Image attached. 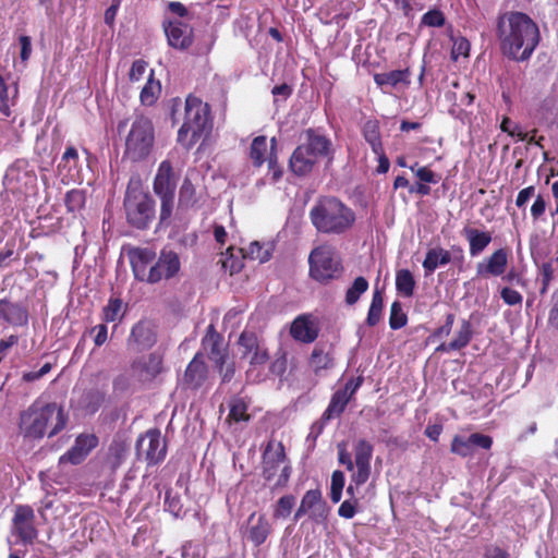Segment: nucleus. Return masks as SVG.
<instances>
[{
  "mask_svg": "<svg viewBox=\"0 0 558 558\" xmlns=\"http://www.w3.org/2000/svg\"><path fill=\"white\" fill-rule=\"evenodd\" d=\"M129 259L135 279L146 282L147 271L156 259V252L148 247H135L129 252Z\"/></svg>",
  "mask_w": 558,
  "mask_h": 558,
  "instance_id": "obj_25",
  "label": "nucleus"
},
{
  "mask_svg": "<svg viewBox=\"0 0 558 558\" xmlns=\"http://www.w3.org/2000/svg\"><path fill=\"white\" fill-rule=\"evenodd\" d=\"M160 199V223H166L172 216L174 208V194L157 195Z\"/></svg>",
  "mask_w": 558,
  "mask_h": 558,
  "instance_id": "obj_51",
  "label": "nucleus"
},
{
  "mask_svg": "<svg viewBox=\"0 0 558 558\" xmlns=\"http://www.w3.org/2000/svg\"><path fill=\"white\" fill-rule=\"evenodd\" d=\"M384 310V296L383 292L376 289L373 293L371 305L367 312L366 325L369 327L376 326L383 315Z\"/></svg>",
  "mask_w": 558,
  "mask_h": 558,
  "instance_id": "obj_41",
  "label": "nucleus"
},
{
  "mask_svg": "<svg viewBox=\"0 0 558 558\" xmlns=\"http://www.w3.org/2000/svg\"><path fill=\"white\" fill-rule=\"evenodd\" d=\"M472 338V325L469 320H463L456 337L453 338L452 341L449 342V348L459 351L465 348L471 342Z\"/></svg>",
  "mask_w": 558,
  "mask_h": 558,
  "instance_id": "obj_44",
  "label": "nucleus"
},
{
  "mask_svg": "<svg viewBox=\"0 0 558 558\" xmlns=\"http://www.w3.org/2000/svg\"><path fill=\"white\" fill-rule=\"evenodd\" d=\"M133 375L138 381L151 383L163 369L162 356L156 352L135 360L131 364Z\"/></svg>",
  "mask_w": 558,
  "mask_h": 558,
  "instance_id": "obj_20",
  "label": "nucleus"
},
{
  "mask_svg": "<svg viewBox=\"0 0 558 558\" xmlns=\"http://www.w3.org/2000/svg\"><path fill=\"white\" fill-rule=\"evenodd\" d=\"M147 70V62L138 59L135 60L131 66L129 77L131 82H137L143 78L145 72Z\"/></svg>",
  "mask_w": 558,
  "mask_h": 558,
  "instance_id": "obj_64",
  "label": "nucleus"
},
{
  "mask_svg": "<svg viewBox=\"0 0 558 558\" xmlns=\"http://www.w3.org/2000/svg\"><path fill=\"white\" fill-rule=\"evenodd\" d=\"M508 250L505 247L493 252L488 257L476 265L477 277L489 278L502 276L508 266Z\"/></svg>",
  "mask_w": 558,
  "mask_h": 558,
  "instance_id": "obj_24",
  "label": "nucleus"
},
{
  "mask_svg": "<svg viewBox=\"0 0 558 558\" xmlns=\"http://www.w3.org/2000/svg\"><path fill=\"white\" fill-rule=\"evenodd\" d=\"M308 265L311 278L323 284L339 278L343 271L341 259L336 256L335 250L327 244L312 250L308 256Z\"/></svg>",
  "mask_w": 558,
  "mask_h": 558,
  "instance_id": "obj_9",
  "label": "nucleus"
},
{
  "mask_svg": "<svg viewBox=\"0 0 558 558\" xmlns=\"http://www.w3.org/2000/svg\"><path fill=\"white\" fill-rule=\"evenodd\" d=\"M462 235L469 243V252L471 256H477L490 244L493 235L490 231L478 230L470 226H465Z\"/></svg>",
  "mask_w": 558,
  "mask_h": 558,
  "instance_id": "obj_31",
  "label": "nucleus"
},
{
  "mask_svg": "<svg viewBox=\"0 0 558 558\" xmlns=\"http://www.w3.org/2000/svg\"><path fill=\"white\" fill-rule=\"evenodd\" d=\"M411 75L412 72L410 68H404L402 70H392L385 73H375L374 82L380 88L385 86L396 88L399 85L409 87L411 84Z\"/></svg>",
  "mask_w": 558,
  "mask_h": 558,
  "instance_id": "obj_32",
  "label": "nucleus"
},
{
  "mask_svg": "<svg viewBox=\"0 0 558 558\" xmlns=\"http://www.w3.org/2000/svg\"><path fill=\"white\" fill-rule=\"evenodd\" d=\"M174 171L169 160L160 162L153 182V190L156 195L175 194Z\"/></svg>",
  "mask_w": 558,
  "mask_h": 558,
  "instance_id": "obj_30",
  "label": "nucleus"
},
{
  "mask_svg": "<svg viewBox=\"0 0 558 558\" xmlns=\"http://www.w3.org/2000/svg\"><path fill=\"white\" fill-rule=\"evenodd\" d=\"M308 217L318 233L328 235L347 233L356 220L354 210L336 196L318 197Z\"/></svg>",
  "mask_w": 558,
  "mask_h": 558,
  "instance_id": "obj_2",
  "label": "nucleus"
},
{
  "mask_svg": "<svg viewBox=\"0 0 558 558\" xmlns=\"http://www.w3.org/2000/svg\"><path fill=\"white\" fill-rule=\"evenodd\" d=\"M359 499L353 498V500H344L340 507L338 508L339 517L343 519H352L357 512Z\"/></svg>",
  "mask_w": 558,
  "mask_h": 558,
  "instance_id": "obj_59",
  "label": "nucleus"
},
{
  "mask_svg": "<svg viewBox=\"0 0 558 558\" xmlns=\"http://www.w3.org/2000/svg\"><path fill=\"white\" fill-rule=\"evenodd\" d=\"M308 363L316 375L322 371L332 368L335 365L332 347L329 345L328 350H326L325 344L317 343L312 351Z\"/></svg>",
  "mask_w": 558,
  "mask_h": 558,
  "instance_id": "obj_33",
  "label": "nucleus"
},
{
  "mask_svg": "<svg viewBox=\"0 0 558 558\" xmlns=\"http://www.w3.org/2000/svg\"><path fill=\"white\" fill-rule=\"evenodd\" d=\"M493 446V438L481 433H473L469 437L461 435L453 436L450 444V451L461 458L473 457L475 447L489 450Z\"/></svg>",
  "mask_w": 558,
  "mask_h": 558,
  "instance_id": "obj_19",
  "label": "nucleus"
},
{
  "mask_svg": "<svg viewBox=\"0 0 558 558\" xmlns=\"http://www.w3.org/2000/svg\"><path fill=\"white\" fill-rule=\"evenodd\" d=\"M304 142L295 147L289 167L293 174L305 177L310 174L319 159H333V145L331 140L320 129L308 128L303 132Z\"/></svg>",
  "mask_w": 558,
  "mask_h": 558,
  "instance_id": "obj_3",
  "label": "nucleus"
},
{
  "mask_svg": "<svg viewBox=\"0 0 558 558\" xmlns=\"http://www.w3.org/2000/svg\"><path fill=\"white\" fill-rule=\"evenodd\" d=\"M136 452L143 457L148 465H156L166 457V445L161 439V433L157 428L149 429L136 442Z\"/></svg>",
  "mask_w": 558,
  "mask_h": 558,
  "instance_id": "obj_13",
  "label": "nucleus"
},
{
  "mask_svg": "<svg viewBox=\"0 0 558 558\" xmlns=\"http://www.w3.org/2000/svg\"><path fill=\"white\" fill-rule=\"evenodd\" d=\"M156 343V333L148 322L136 323L128 338V347L135 352L151 348Z\"/></svg>",
  "mask_w": 558,
  "mask_h": 558,
  "instance_id": "obj_26",
  "label": "nucleus"
},
{
  "mask_svg": "<svg viewBox=\"0 0 558 558\" xmlns=\"http://www.w3.org/2000/svg\"><path fill=\"white\" fill-rule=\"evenodd\" d=\"M49 423H52V428L48 436L53 437L65 427L66 416L63 409L54 402L45 405L34 402L21 413L19 428L24 438L41 439Z\"/></svg>",
  "mask_w": 558,
  "mask_h": 558,
  "instance_id": "obj_4",
  "label": "nucleus"
},
{
  "mask_svg": "<svg viewBox=\"0 0 558 558\" xmlns=\"http://www.w3.org/2000/svg\"><path fill=\"white\" fill-rule=\"evenodd\" d=\"M12 533L24 545H33L38 537L35 513L31 506H17L12 519Z\"/></svg>",
  "mask_w": 558,
  "mask_h": 558,
  "instance_id": "obj_12",
  "label": "nucleus"
},
{
  "mask_svg": "<svg viewBox=\"0 0 558 558\" xmlns=\"http://www.w3.org/2000/svg\"><path fill=\"white\" fill-rule=\"evenodd\" d=\"M362 135L366 143L371 146L373 153L380 151L383 146L380 126L376 119L367 120L362 128Z\"/></svg>",
  "mask_w": 558,
  "mask_h": 558,
  "instance_id": "obj_37",
  "label": "nucleus"
},
{
  "mask_svg": "<svg viewBox=\"0 0 558 558\" xmlns=\"http://www.w3.org/2000/svg\"><path fill=\"white\" fill-rule=\"evenodd\" d=\"M547 203L542 194L536 195L534 203L531 206V216L533 220H539L546 211Z\"/></svg>",
  "mask_w": 558,
  "mask_h": 558,
  "instance_id": "obj_63",
  "label": "nucleus"
},
{
  "mask_svg": "<svg viewBox=\"0 0 558 558\" xmlns=\"http://www.w3.org/2000/svg\"><path fill=\"white\" fill-rule=\"evenodd\" d=\"M196 203V189L189 177H185L179 191V205L191 207Z\"/></svg>",
  "mask_w": 558,
  "mask_h": 558,
  "instance_id": "obj_47",
  "label": "nucleus"
},
{
  "mask_svg": "<svg viewBox=\"0 0 558 558\" xmlns=\"http://www.w3.org/2000/svg\"><path fill=\"white\" fill-rule=\"evenodd\" d=\"M242 255L244 258H250L252 260H259L260 263H265L270 259V252L257 242H252L246 248H241Z\"/></svg>",
  "mask_w": 558,
  "mask_h": 558,
  "instance_id": "obj_48",
  "label": "nucleus"
},
{
  "mask_svg": "<svg viewBox=\"0 0 558 558\" xmlns=\"http://www.w3.org/2000/svg\"><path fill=\"white\" fill-rule=\"evenodd\" d=\"M123 206L128 223L136 229H147L155 219V201L144 190L141 180H130Z\"/></svg>",
  "mask_w": 558,
  "mask_h": 558,
  "instance_id": "obj_6",
  "label": "nucleus"
},
{
  "mask_svg": "<svg viewBox=\"0 0 558 558\" xmlns=\"http://www.w3.org/2000/svg\"><path fill=\"white\" fill-rule=\"evenodd\" d=\"M208 377V367L204 362V353L197 352L187 364L183 375V384L189 389L201 388Z\"/></svg>",
  "mask_w": 558,
  "mask_h": 558,
  "instance_id": "obj_27",
  "label": "nucleus"
},
{
  "mask_svg": "<svg viewBox=\"0 0 558 558\" xmlns=\"http://www.w3.org/2000/svg\"><path fill=\"white\" fill-rule=\"evenodd\" d=\"M415 279L409 269H400L396 274V289L405 296L411 298L414 294Z\"/></svg>",
  "mask_w": 558,
  "mask_h": 558,
  "instance_id": "obj_40",
  "label": "nucleus"
},
{
  "mask_svg": "<svg viewBox=\"0 0 558 558\" xmlns=\"http://www.w3.org/2000/svg\"><path fill=\"white\" fill-rule=\"evenodd\" d=\"M58 171L63 175V182L82 183V167L80 165L78 150L75 146L70 145L65 148L58 165Z\"/></svg>",
  "mask_w": 558,
  "mask_h": 558,
  "instance_id": "obj_23",
  "label": "nucleus"
},
{
  "mask_svg": "<svg viewBox=\"0 0 558 558\" xmlns=\"http://www.w3.org/2000/svg\"><path fill=\"white\" fill-rule=\"evenodd\" d=\"M272 532V526L266 514L256 517L253 512L247 520V538L256 547L263 545Z\"/></svg>",
  "mask_w": 558,
  "mask_h": 558,
  "instance_id": "obj_28",
  "label": "nucleus"
},
{
  "mask_svg": "<svg viewBox=\"0 0 558 558\" xmlns=\"http://www.w3.org/2000/svg\"><path fill=\"white\" fill-rule=\"evenodd\" d=\"M0 319L14 327H22L28 323V311L22 303L0 300Z\"/></svg>",
  "mask_w": 558,
  "mask_h": 558,
  "instance_id": "obj_29",
  "label": "nucleus"
},
{
  "mask_svg": "<svg viewBox=\"0 0 558 558\" xmlns=\"http://www.w3.org/2000/svg\"><path fill=\"white\" fill-rule=\"evenodd\" d=\"M184 122L178 131V142L186 148L193 147L213 128L211 109L201 98L189 95L184 106Z\"/></svg>",
  "mask_w": 558,
  "mask_h": 558,
  "instance_id": "obj_5",
  "label": "nucleus"
},
{
  "mask_svg": "<svg viewBox=\"0 0 558 558\" xmlns=\"http://www.w3.org/2000/svg\"><path fill=\"white\" fill-rule=\"evenodd\" d=\"M344 393L345 392L342 393L338 390L332 393L330 402L322 415L324 424L335 417H339L344 412L348 403L350 402Z\"/></svg>",
  "mask_w": 558,
  "mask_h": 558,
  "instance_id": "obj_35",
  "label": "nucleus"
},
{
  "mask_svg": "<svg viewBox=\"0 0 558 558\" xmlns=\"http://www.w3.org/2000/svg\"><path fill=\"white\" fill-rule=\"evenodd\" d=\"M417 162L409 168L414 172L415 177L420 180L414 184H410L409 180L404 175L396 177L393 181V189L398 190L401 187H407L410 194H417L420 196H427L430 194L429 183H438L440 180V175L435 173L428 167H420L415 170Z\"/></svg>",
  "mask_w": 558,
  "mask_h": 558,
  "instance_id": "obj_15",
  "label": "nucleus"
},
{
  "mask_svg": "<svg viewBox=\"0 0 558 558\" xmlns=\"http://www.w3.org/2000/svg\"><path fill=\"white\" fill-rule=\"evenodd\" d=\"M368 287L369 284L366 278L362 276L356 277L345 292L344 301L347 305H354L360 300L361 295L367 291Z\"/></svg>",
  "mask_w": 558,
  "mask_h": 558,
  "instance_id": "obj_45",
  "label": "nucleus"
},
{
  "mask_svg": "<svg viewBox=\"0 0 558 558\" xmlns=\"http://www.w3.org/2000/svg\"><path fill=\"white\" fill-rule=\"evenodd\" d=\"M338 448V461L340 464L344 465L348 471L355 472V461L352 460L351 453L347 450L345 444L340 442L337 446Z\"/></svg>",
  "mask_w": 558,
  "mask_h": 558,
  "instance_id": "obj_60",
  "label": "nucleus"
},
{
  "mask_svg": "<svg viewBox=\"0 0 558 558\" xmlns=\"http://www.w3.org/2000/svg\"><path fill=\"white\" fill-rule=\"evenodd\" d=\"M408 323V316L402 310L399 301L392 302L390 306L389 326L392 330L404 327Z\"/></svg>",
  "mask_w": 558,
  "mask_h": 558,
  "instance_id": "obj_49",
  "label": "nucleus"
},
{
  "mask_svg": "<svg viewBox=\"0 0 558 558\" xmlns=\"http://www.w3.org/2000/svg\"><path fill=\"white\" fill-rule=\"evenodd\" d=\"M181 268L179 255L173 251L162 250L158 259L149 267L147 271L146 282L154 284L161 280L173 278Z\"/></svg>",
  "mask_w": 558,
  "mask_h": 558,
  "instance_id": "obj_14",
  "label": "nucleus"
},
{
  "mask_svg": "<svg viewBox=\"0 0 558 558\" xmlns=\"http://www.w3.org/2000/svg\"><path fill=\"white\" fill-rule=\"evenodd\" d=\"M451 260L450 252L442 247L429 248L423 260V268L426 275L433 274L439 266H445Z\"/></svg>",
  "mask_w": 558,
  "mask_h": 558,
  "instance_id": "obj_34",
  "label": "nucleus"
},
{
  "mask_svg": "<svg viewBox=\"0 0 558 558\" xmlns=\"http://www.w3.org/2000/svg\"><path fill=\"white\" fill-rule=\"evenodd\" d=\"M421 23L429 27H441L446 23V17L440 10L433 9L423 14Z\"/></svg>",
  "mask_w": 558,
  "mask_h": 558,
  "instance_id": "obj_53",
  "label": "nucleus"
},
{
  "mask_svg": "<svg viewBox=\"0 0 558 558\" xmlns=\"http://www.w3.org/2000/svg\"><path fill=\"white\" fill-rule=\"evenodd\" d=\"M276 145H277L276 138L272 137L271 138V149H270V154H269L267 160H268V168H269V171L271 172L274 181H278L282 177V170L278 166L277 154L275 151Z\"/></svg>",
  "mask_w": 558,
  "mask_h": 558,
  "instance_id": "obj_54",
  "label": "nucleus"
},
{
  "mask_svg": "<svg viewBox=\"0 0 558 558\" xmlns=\"http://www.w3.org/2000/svg\"><path fill=\"white\" fill-rule=\"evenodd\" d=\"M202 349L215 366L225 365L229 357L228 345L225 343L223 336L219 333L214 324H209L202 338Z\"/></svg>",
  "mask_w": 558,
  "mask_h": 558,
  "instance_id": "obj_17",
  "label": "nucleus"
},
{
  "mask_svg": "<svg viewBox=\"0 0 558 558\" xmlns=\"http://www.w3.org/2000/svg\"><path fill=\"white\" fill-rule=\"evenodd\" d=\"M241 351V359H247L250 368L246 375L250 376L253 368L264 366L270 359L267 348L260 342L254 331L244 330L238 339Z\"/></svg>",
  "mask_w": 558,
  "mask_h": 558,
  "instance_id": "obj_11",
  "label": "nucleus"
},
{
  "mask_svg": "<svg viewBox=\"0 0 558 558\" xmlns=\"http://www.w3.org/2000/svg\"><path fill=\"white\" fill-rule=\"evenodd\" d=\"M470 47V41L465 37H459L454 39L451 50V58L457 61L460 56L468 57Z\"/></svg>",
  "mask_w": 558,
  "mask_h": 558,
  "instance_id": "obj_56",
  "label": "nucleus"
},
{
  "mask_svg": "<svg viewBox=\"0 0 558 558\" xmlns=\"http://www.w3.org/2000/svg\"><path fill=\"white\" fill-rule=\"evenodd\" d=\"M155 132L149 118L138 116L133 121L125 138L123 158L137 162L146 159L154 147Z\"/></svg>",
  "mask_w": 558,
  "mask_h": 558,
  "instance_id": "obj_8",
  "label": "nucleus"
},
{
  "mask_svg": "<svg viewBox=\"0 0 558 558\" xmlns=\"http://www.w3.org/2000/svg\"><path fill=\"white\" fill-rule=\"evenodd\" d=\"M291 474L292 466L286 454L283 444L274 439L269 440L262 454V475L264 480L270 482L278 475L272 489L284 488L288 486Z\"/></svg>",
  "mask_w": 558,
  "mask_h": 558,
  "instance_id": "obj_7",
  "label": "nucleus"
},
{
  "mask_svg": "<svg viewBox=\"0 0 558 558\" xmlns=\"http://www.w3.org/2000/svg\"><path fill=\"white\" fill-rule=\"evenodd\" d=\"M19 96V87L15 84L10 95V88L5 83L3 76L0 74V114L9 118L12 114L11 108L16 105Z\"/></svg>",
  "mask_w": 558,
  "mask_h": 558,
  "instance_id": "obj_36",
  "label": "nucleus"
},
{
  "mask_svg": "<svg viewBox=\"0 0 558 558\" xmlns=\"http://www.w3.org/2000/svg\"><path fill=\"white\" fill-rule=\"evenodd\" d=\"M124 316L123 302L119 298H110L107 305L102 308V320L113 323L122 319Z\"/></svg>",
  "mask_w": 558,
  "mask_h": 558,
  "instance_id": "obj_43",
  "label": "nucleus"
},
{
  "mask_svg": "<svg viewBox=\"0 0 558 558\" xmlns=\"http://www.w3.org/2000/svg\"><path fill=\"white\" fill-rule=\"evenodd\" d=\"M496 33L501 53L517 62L527 61L541 41L538 25L526 13L519 11L500 14Z\"/></svg>",
  "mask_w": 558,
  "mask_h": 558,
  "instance_id": "obj_1",
  "label": "nucleus"
},
{
  "mask_svg": "<svg viewBox=\"0 0 558 558\" xmlns=\"http://www.w3.org/2000/svg\"><path fill=\"white\" fill-rule=\"evenodd\" d=\"M500 296L502 301L510 306L519 305L523 300L522 295L518 291L508 287L501 289Z\"/></svg>",
  "mask_w": 558,
  "mask_h": 558,
  "instance_id": "obj_62",
  "label": "nucleus"
},
{
  "mask_svg": "<svg viewBox=\"0 0 558 558\" xmlns=\"http://www.w3.org/2000/svg\"><path fill=\"white\" fill-rule=\"evenodd\" d=\"M8 178L10 181H16V183H20L23 179H25V185H34L36 182V174L33 171L27 170L22 171L20 169H11Z\"/></svg>",
  "mask_w": 558,
  "mask_h": 558,
  "instance_id": "obj_57",
  "label": "nucleus"
},
{
  "mask_svg": "<svg viewBox=\"0 0 558 558\" xmlns=\"http://www.w3.org/2000/svg\"><path fill=\"white\" fill-rule=\"evenodd\" d=\"M267 151V138L264 135L256 136L251 144L248 157L255 168H260L265 162Z\"/></svg>",
  "mask_w": 558,
  "mask_h": 558,
  "instance_id": "obj_42",
  "label": "nucleus"
},
{
  "mask_svg": "<svg viewBox=\"0 0 558 558\" xmlns=\"http://www.w3.org/2000/svg\"><path fill=\"white\" fill-rule=\"evenodd\" d=\"M295 505V497L291 494L280 497L272 508L274 519H286L288 518Z\"/></svg>",
  "mask_w": 558,
  "mask_h": 558,
  "instance_id": "obj_46",
  "label": "nucleus"
},
{
  "mask_svg": "<svg viewBox=\"0 0 558 558\" xmlns=\"http://www.w3.org/2000/svg\"><path fill=\"white\" fill-rule=\"evenodd\" d=\"M65 206L69 211L75 213L85 206L86 196L82 190H71L65 194Z\"/></svg>",
  "mask_w": 558,
  "mask_h": 558,
  "instance_id": "obj_50",
  "label": "nucleus"
},
{
  "mask_svg": "<svg viewBox=\"0 0 558 558\" xmlns=\"http://www.w3.org/2000/svg\"><path fill=\"white\" fill-rule=\"evenodd\" d=\"M364 383V377L362 375L355 377V378H350L343 388H340L338 389L339 392H345L344 395L347 396V398L349 400H351L353 398V396L356 393V391L360 389V387L363 385Z\"/></svg>",
  "mask_w": 558,
  "mask_h": 558,
  "instance_id": "obj_61",
  "label": "nucleus"
},
{
  "mask_svg": "<svg viewBox=\"0 0 558 558\" xmlns=\"http://www.w3.org/2000/svg\"><path fill=\"white\" fill-rule=\"evenodd\" d=\"M98 437L95 434H80L74 445L60 458V463L80 464L89 452L98 446Z\"/></svg>",
  "mask_w": 558,
  "mask_h": 558,
  "instance_id": "obj_21",
  "label": "nucleus"
},
{
  "mask_svg": "<svg viewBox=\"0 0 558 558\" xmlns=\"http://www.w3.org/2000/svg\"><path fill=\"white\" fill-rule=\"evenodd\" d=\"M105 401V393L98 389L89 390L85 396L86 407L93 412L97 411Z\"/></svg>",
  "mask_w": 558,
  "mask_h": 558,
  "instance_id": "obj_55",
  "label": "nucleus"
},
{
  "mask_svg": "<svg viewBox=\"0 0 558 558\" xmlns=\"http://www.w3.org/2000/svg\"><path fill=\"white\" fill-rule=\"evenodd\" d=\"M165 506L167 510L175 517H179L182 511V504L180 497L178 495H172L171 490L166 492Z\"/></svg>",
  "mask_w": 558,
  "mask_h": 558,
  "instance_id": "obj_58",
  "label": "nucleus"
},
{
  "mask_svg": "<svg viewBox=\"0 0 558 558\" xmlns=\"http://www.w3.org/2000/svg\"><path fill=\"white\" fill-rule=\"evenodd\" d=\"M161 93V85L159 81L154 80V72L150 75L141 90L140 99L144 106H153Z\"/></svg>",
  "mask_w": 558,
  "mask_h": 558,
  "instance_id": "obj_38",
  "label": "nucleus"
},
{
  "mask_svg": "<svg viewBox=\"0 0 558 558\" xmlns=\"http://www.w3.org/2000/svg\"><path fill=\"white\" fill-rule=\"evenodd\" d=\"M162 28L168 45L177 50H187L194 43V28L180 20H165Z\"/></svg>",
  "mask_w": 558,
  "mask_h": 558,
  "instance_id": "obj_16",
  "label": "nucleus"
},
{
  "mask_svg": "<svg viewBox=\"0 0 558 558\" xmlns=\"http://www.w3.org/2000/svg\"><path fill=\"white\" fill-rule=\"evenodd\" d=\"M319 333L317 320L311 314H302L295 317L290 326L291 337L302 343L314 342Z\"/></svg>",
  "mask_w": 558,
  "mask_h": 558,
  "instance_id": "obj_22",
  "label": "nucleus"
},
{
  "mask_svg": "<svg viewBox=\"0 0 558 558\" xmlns=\"http://www.w3.org/2000/svg\"><path fill=\"white\" fill-rule=\"evenodd\" d=\"M330 513V507L323 497L319 488L304 493L301 502L294 513L293 520L298 522L304 515L316 524H326Z\"/></svg>",
  "mask_w": 558,
  "mask_h": 558,
  "instance_id": "obj_10",
  "label": "nucleus"
},
{
  "mask_svg": "<svg viewBox=\"0 0 558 558\" xmlns=\"http://www.w3.org/2000/svg\"><path fill=\"white\" fill-rule=\"evenodd\" d=\"M230 411L227 416V422L239 423V422H248L251 415L247 413L248 405L244 401V399L240 397H233L229 403Z\"/></svg>",
  "mask_w": 558,
  "mask_h": 558,
  "instance_id": "obj_39",
  "label": "nucleus"
},
{
  "mask_svg": "<svg viewBox=\"0 0 558 558\" xmlns=\"http://www.w3.org/2000/svg\"><path fill=\"white\" fill-rule=\"evenodd\" d=\"M182 558H206V548L194 541H189L182 546Z\"/></svg>",
  "mask_w": 558,
  "mask_h": 558,
  "instance_id": "obj_52",
  "label": "nucleus"
},
{
  "mask_svg": "<svg viewBox=\"0 0 558 558\" xmlns=\"http://www.w3.org/2000/svg\"><path fill=\"white\" fill-rule=\"evenodd\" d=\"M373 450V445L365 439H359L354 445L356 470L352 473L351 480L356 486L364 485L369 478Z\"/></svg>",
  "mask_w": 558,
  "mask_h": 558,
  "instance_id": "obj_18",
  "label": "nucleus"
}]
</instances>
